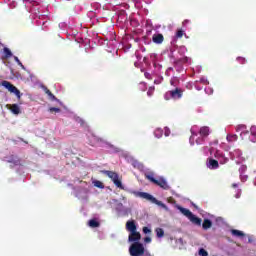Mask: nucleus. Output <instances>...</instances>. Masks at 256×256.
Returning a JSON list of instances; mask_svg holds the SVG:
<instances>
[{"mask_svg":"<svg viewBox=\"0 0 256 256\" xmlns=\"http://www.w3.org/2000/svg\"><path fill=\"white\" fill-rule=\"evenodd\" d=\"M89 227H92V229H95L97 227H101V223H99V221H97V219H91L88 222Z\"/></svg>","mask_w":256,"mask_h":256,"instance_id":"17","label":"nucleus"},{"mask_svg":"<svg viewBox=\"0 0 256 256\" xmlns=\"http://www.w3.org/2000/svg\"><path fill=\"white\" fill-rule=\"evenodd\" d=\"M2 87H5V89H7L10 93H14V95H16L17 99H21V91H19V89H17V87H15L13 84H11V82L4 80L1 83Z\"/></svg>","mask_w":256,"mask_h":256,"instance_id":"7","label":"nucleus"},{"mask_svg":"<svg viewBox=\"0 0 256 256\" xmlns=\"http://www.w3.org/2000/svg\"><path fill=\"white\" fill-rule=\"evenodd\" d=\"M205 92L208 93V95H211L213 94V88H210V87L205 88Z\"/></svg>","mask_w":256,"mask_h":256,"instance_id":"36","label":"nucleus"},{"mask_svg":"<svg viewBox=\"0 0 256 256\" xmlns=\"http://www.w3.org/2000/svg\"><path fill=\"white\" fill-rule=\"evenodd\" d=\"M154 91H155V88L150 87L149 90H148V92H147V95H148L149 97H151V96L153 95Z\"/></svg>","mask_w":256,"mask_h":256,"instance_id":"31","label":"nucleus"},{"mask_svg":"<svg viewBox=\"0 0 256 256\" xmlns=\"http://www.w3.org/2000/svg\"><path fill=\"white\" fill-rule=\"evenodd\" d=\"M207 167L209 169H217L219 167V162L210 158L207 162Z\"/></svg>","mask_w":256,"mask_h":256,"instance_id":"12","label":"nucleus"},{"mask_svg":"<svg viewBox=\"0 0 256 256\" xmlns=\"http://www.w3.org/2000/svg\"><path fill=\"white\" fill-rule=\"evenodd\" d=\"M126 230L129 231V221L126 222Z\"/></svg>","mask_w":256,"mask_h":256,"instance_id":"46","label":"nucleus"},{"mask_svg":"<svg viewBox=\"0 0 256 256\" xmlns=\"http://www.w3.org/2000/svg\"><path fill=\"white\" fill-rule=\"evenodd\" d=\"M235 157H241V151L239 150L234 151L233 158L235 159Z\"/></svg>","mask_w":256,"mask_h":256,"instance_id":"32","label":"nucleus"},{"mask_svg":"<svg viewBox=\"0 0 256 256\" xmlns=\"http://www.w3.org/2000/svg\"><path fill=\"white\" fill-rule=\"evenodd\" d=\"M130 163H131V165H133V167H135L136 169H139L140 171H143V164L139 163L137 160L131 158V159H130Z\"/></svg>","mask_w":256,"mask_h":256,"instance_id":"15","label":"nucleus"},{"mask_svg":"<svg viewBox=\"0 0 256 256\" xmlns=\"http://www.w3.org/2000/svg\"><path fill=\"white\" fill-rule=\"evenodd\" d=\"M181 95V91H179V89H176L174 91L166 92L164 95V99H166V101H169V99H181Z\"/></svg>","mask_w":256,"mask_h":256,"instance_id":"9","label":"nucleus"},{"mask_svg":"<svg viewBox=\"0 0 256 256\" xmlns=\"http://www.w3.org/2000/svg\"><path fill=\"white\" fill-rule=\"evenodd\" d=\"M138 197H141L142 199H146V201H151V203L153 202V199L155 197H153V195L147 193V192H138L137 193Z\"/></svg>","mask_w":256,"mask_h":256,"instance_id":"11","label":"nucleus"},{"mask_svg":"<svg viewBox=\"0 0 256 256\" xmlns=\"http://www.w3.org/2000/svg\"><path fill=\"white\" fill-rule=\"evenodd\" d=\"M4 55L7 59H9V57H13V53L9 48H4Z\"/></svg>","mask_w":256,"mask_h":256,"instance_id":"25","label":"nucleus"},{"mask_svg":"<svg viewBox=\"0 0 256 256\" xmlns=\"http://www.w3.org/2000/svg\"><path fill=\"white\" fill-rule=\"evenodd\" d=\"M177 209H179L180 212L183 213L184 216L189 219V221H191V223H193L194 225H201V218L195 216L192 212H190L189 209L183 208L181 206H178Z\"/></svg>","mask_w":256,"mask_h":256,"instance_id":"4","label":"nucleus"},{"mask_svg":"<svg viewBox=\"0 0 256 256\" xmlns=\"http://www.w3.org/2000/svg\"><path fill=\"white\" fill-rule=\"evenodd\" d=\"M104 173L107 175V177H109V179H111V181L114 183V185L118 189H124L123 183L121 182V179L119 178V174H117L116 172H113V171H109V170L104 171Z\"/></svg>","mask_w":256,"mask_h":256,"instance_id":"6","label":"nucleus"},{"mask_svg":"<svg viewBox=\"0 0 256 256\" xmlns=\"http://www.w3.org/2000/svg\"><path fill=\"white\" fill-rule=\"evenodd\" d=\"M127 41V34H125V37L122 38V49L124 53H127V49H129V43Z\"/></svg>","mask_w":256,"mask_h":256,"instance_id":"16","label":"nucleus"},{"mask_svg":"<svg viewBox=\"0 0 256 256\" xmlns=\"http://www.w3.org/2000/svg\"><path fill=\"white\" fill-rule=\"evenodd\" d=\"M129 241H139L141 233L137 232V223L135 221L129 222Z\"/></svg>","mask_w":256,"mask_h":256,"instance_id":"5","label":"nucleus"},{"mask_svg":"<svg viewBox=\"0 0 256 256\" xmlns=\"http://www.w3.org/2000/svg\"><path fill=\"white\" fill-rule=\"evenodd\" d=\"M177 37H183V31L182 30H178L176 33Z\"/></svg>","mask_w":256,"mask_h":256,"instance_id":"40","label":"nucleus"},{"mask_svg":"<svg viewBox=\"0 0 256 256\" xmlns=\"http://www.w3.org/2000/svg\"><path fill=\"white\" fill-rule=\"evenodd\" d=\"M49 112L50 113H61V109L60 108L51 107V108H49Z\"/></svg>","mask_w":256,"mask_h":256,"instance_id":"30","label":"nucleus"},{"mask_svg":"<svg viewBox=\"0 0 256 256\" xmlns=\"http://www.w3.org/2000/svg\"><path fill=\"white\" fill-rule=\"evenodd\" d=\"M236 197H237V199H239V195H237Z\"/></svg>","mask_w":256,"mask_h":256,"instance_id":"48","label":"nucleus"},{"mask_svg":"<svg viewBox=\"0 0 256 256\" xmlns=\"http://www.w3.org/2000/svg\"><path fill=\"white\" fill-rule=\"evenodd\" d=\"M155 231H156L157 237H163V235H165V231H163L162 228H157Z\"/></svg>","mask_w":256,"mask_h":256,"instance_id":"28","label":"nucleus"},{"mask_svg":"<svg viewBox=\"0 0 256 256\" xmlns=\"http://www.w3.org/2000/svg\"><path fill=\"white\" fill-rule=\"evenodd\" d=\"M238 61H241V63H245V58H238Z\"/></svg>","mask_w":256,"mask_h":256,"instance_id":"45","label":"nucleus"},{"mask_svg":"<svg viewBox=\"0 0 256 256\" xmlns=\"http://www.w3.org/2000/svg\"><path fill=\"white\" fill-rule=\"evenodd\" d=\"M131 256H152L149 251L145 250V247L142 243L135 242L130 247Z\"/></svg>","mask_w":256,"mask_h":256,"instance_id":"1","label":"nucleus"},{"mask_svg":"<svg viewBox=\"0 0 256 256\" xmlns=\"http://www.w3.org/2000/svg\"><path fill=\"white\" fill-rule=\"evenodd\" d=\"M7 108L10 109L11 113L14 115H19L21 113V108H19V105L17 104L7 105Z\"/></svg>","mask_w":256,"mask_h":256,"instance_id":"10","label":"nucleus"},{"mask_svg":"<svg viewBox=\"0 0 256 256\" xmlns=\"http://www.w3.org/2000/svg\"><path fill=\"white\" fill-rule=\"evenodd\" d=\"M152 41H153L154 43L160 44V43L163 41V36H162V34H154L153 37H152Z\"/></svg>","mask_w":256,"mask_h":256,"instance_id":"18","label":"nucleus"},{"mask_svg":"<svg viewBox=\"0 0 256 256\" xmlns=\"http://www.w3.org/2000/svg\"><path fill=\"white\" fill-rule=\"evenodd\" d=\"M250 133L251 135H256V126H252L251 129H250Z\"/></svg>","mask_w":256,"mask_h":256,"instance_id":"37","label":"nucleus"},{"mask_svg":"<svg viewBox=\"0 0 256 256\" xmlns=\"http://www.w3.org/2000/svg\"><path fill=\"white\" fill-rule=\"evenodd\" d=\"M231 233H232V235H234V237H244L245 236V234L239 230H232Z\"/></svg>","mask_w":256,"mask_h":256,"instance_id":"24","label":"nucleus"},{"mask_svg":"<svg viewBox=\"0 0 256 256\" xmlns=\"http://www.w3.org/2000/svg\"><path fill=\"white\" fill-rule=\"evenodd\" d=\"M201 137H207L209 135V127H202L199 130Z\"/></svg>","mask_w":256,"mask_h":256,"instance_id":"19","label":"nucleus"},{"mask_svg":"<svg viewBox=\"0 0 256 256\" xmlns=\"http://www.w3.org/2000/svg\"><path fill=\"white\" fill-rule=\"evenodd\" d=\"M144 243H151V237H149V236L145 237Z\"/></svg>","mask_w":256,"mask_h":256,"instance_id":"41","label":"nucleus"},{"mask_svg":"<svg viewBox=\"0 0 256 256\" xmlns=\"http://www.w3.org/2000/svg\"><path fill=\"white\" fill-rule=\"evenodd\" d=\"M245 125H240L237 127V131H244Z\"/></svg>","mask_w":256,"mask_h":256,"instance_id":"42","label":"nucleus"},{"mask_svg":"<svg viewBox=\"0 0 256 256\" xmlns=\"http://www.w3.org/2000/svg\"><path fill=\"white\" fill-rule=\"evenodd\" d=\"M211 225H212L211 221L209 219H205L202 224V227L203 229H211Z\"/></svg>","mask_w":256,"mask_h":256,"instance_id":"23","label":"nucleus"},{"mask_svg":"<svg viewBox=\"0 0 256 256\" xmlns=\"http://www.w3.org/2000/svg\"><path fill=\"white\" fill-rule=\"evenodd\" d=\"M240 179L243 182L247 181V175L240 174Z\"/></svg>","mask_w":256,"mask_h":256,"instance_id":"39","label":"nucleus"},{"mask_svg":"<svg viewBox=\"0 0 256 256\" xmlns=\"http://www.w3.org/2000/svg\"><path fill=\"white\" fill-rule=\"evenodd\" d=\"M116 211L119 213V215H127V209H125V206H123L122 203H118L116 205Z\"/></svg>","mask_w":256,"mask_h":256,"instance_id":"13","label":"nucleus"},{"mask_svg":"<svg viewBox=\"0 0 256 256\" xmlns=\"http://www.w3.org/2000/svg\"><path fill=\"white\" fill-rule=\"evenodd\" d=\"M200 82H202L203 85H207V83H209V81H207L205 78H201Z\"/></svg>","mask_w":256,"mask_h":256,"instance_id":"43","label":"nucleus"},{"mask_svg":"<svg viewBox=\"0 0 256 256\" xmlns=\"http://www.w3.org/2000/svg\"><path fill=\"white\" fill-rule=\"evenodd\" d=\"M145 177L148 181L154 183V185H158V187H161L162 189H169V185H167V181H165L163 177H155L153 172H146Z\"/></svg>","mask_w":256,"mask_h":256,"instance_id":"2","label":"nucleus"},{"mask_svg":"<svg viewBox=\"0 0 256 256\" xmlns=\"http://www.w3.org/2000/svg\"><path fill=\"white\" fill-rule=\"evenodd\" d=\"M14 61H16V63L21 67V69L25 70V66L23 65V63H21V60H19L17 56L14 57Z\"/></svg>","mask_w":256,"mask_h":256,"instance_id":"29","label":"nucleus"},{"mask_svg":"<svg viewBox=\"0 0 256 256\" xmlns=\"http://www.w3.org/2000/svg\"><path fill=\"white\" fill-rule=\"evenodd\" d=\"M197 131H199V128H198L197 126H193V127L191 128V133H192V135H191V137H190V143H191V145H195V140H196L197 145H201V143H203V138H198V139H196V137H197Z\"/></svg>","mask_w":256,"mask_h":256,"instance_id":"8","label":"nucleus"},{"mask_svg":"<svg viewBox=\"0 0 256 256\" xmlns=\"http://www.w3.org/2000/svg\"><path fill=\"white\" fill-rule=\"evenodd\" d=\"M143 233H145V235L151 233V228H149V227H143Z\"/></svg>","mask_w":256,"mask_h":256,"instance_id":"33","label":"nucleus"},{"mask_svg":"<svg viewBox=\"0 0 256 256\" xmlns=\"http://www.w3.org/2000/svg\"><path fill=\"white\" fill-rule=\"evenodd\" d=\"M88 143L91 147H97V145L100 147H103V145H109V142H106L105 139L95 135L94 133L88 136Z\"/></svg>","mask_w":256,"mask_h":256,"instance_id":"3","label":"nucleus"},{"mask_svg":"<svg viewBox=\"0 0 256 256\" xmlns=\"http://www.w3.org/2000/svg\"><path fill=\"white\" fill-rule=\"evenodd\" d=\"M227 141H229V142L237 141V135H235V134H228L227 135Z\"/></svg>","mask_w":256,"mask_h":256,"instance_id":"27","label":"nucleus"},{"mask_svg":"<svg viewBox=\"0 0 256 256\" xmlns=\"http://www.w3.org/2000/svg\"><path fill=\"white\" fill-rule=\"evenodd\" d=\"M214 157H216V159H219L222 165H224V163H227V158L223 156V154L219 151H216V153L214 154Z\"/></svg>","mask_w":256,"mask_h":256,"instance_id":"14","label":"nucleus"},{"mask_svg":"<svg viewBox=\"0 0 256 256\" xmlns=\"http://www.w3.org/2000/svg\"><path fill=\"white\" fill-rule=\"evenodd\" d=\"M152 203H154L155 205H158L159 207H162L166 211L168 210L167 205H165V204H163V202L157 200V198H153Z\"/></svg>","mask_w":256,"mask_h":256,"instance_id":"20","label":"nucleus"},{"mask_svg":"<svg viewBox=\"0 0 256 256\" xmlns=\"http://www.w3.org/2000/svg\"><path fill=\"white\" fill-rule=\"evenodd\" d=\"M171 131L168 128H165V136L169 137Z\"/></svg>","mask_w":256,"mask_h":256,"instance_id":"44","label":"nucleus"},{"mask_svg":"<svg viewBox=\"0 0 256 256\" xmlns=\"http://www.w3.org/2000/svg\"><path fill=\"white\" fill-rule=\"evenodd\" d=\"M9 163H19V160L17 159V156H15V158H12L11 160H9Z\"/></svg>","mask_w":256,"mask_h":256,"instance_id":"38","label":"nucleus"},{"mask_svg":"<svg viewBox=\"0 0 256 256\" xmlns=\"http://www.w3.org/2000/svg\"><path fill=\"white\" fill-rule=\"evenodd\" d=\"M247 171V166L243 165L240 167V173L241 175H243V173H245Z\"/></svg>","mask_w":256,"mask_h":256,"instance_id":"35","label":"nucleus"},{"mask_svg":"<svg viewBox=\"0 0 256 256\" xmlns=\"http://www.w3.org/2000/svg\"><path fill=\"white\" fill-rule=\"evenodd\" d=\"M154 135H155V137H157V139H160V137H163V130L162 129H156L154 131Z\"/></svg>","mask_w":256,"mask_h":256,"instance_id":"26","label":"nucleus"},{"mask_svg":"<svg viewBox=\"0 0 256 256\" xmlns=\"http://www.w3.org/2000/svg\"><path fill=\"white\" fill-rule=\"evenodd\" d=\"M46 95H48L50 101H58L57 97H55L52 93H51V90L45 88L44 89Z\"/></svg>","mask_w":256,"mask_h":256,"instance_id":"21","label":"nucleus"},{"mask_svg":"<svg viewBox=\"0 0 256 256\" xmlns=\"http://www.w3.org/2000/svg\"><path fill=\"white\" fill-rule=\"evenodd\" d=\"M185 23H187V20H185V21L183 22V25H185Z\"/></svg>","mask_w":256,"mask_h":256,"instance_id":"47","label":"nucleus"},{"mask_svg":"<svg viewBox=\"0 0 256 256\" xmlns=\"http://www.w3.org/2000/svg\"><path fill=\"white\" fill-rule=\"evenodd\" d=\"M199 255H200V256H207L208 253H207V251H205V249H200V250H199Z\"/></svg>","mask_w":256,"mask_h":256,"instance_id":"34","label":"nucleus"},{"mask_svg":"<svg viewBox=\"0 0 256 256\" xmlns=\"http://www.w3.org/2000/svg\"><path fill=\"white\" fill-rule=\"evenodd\" d=\"M92 183L94 187H97L98 189H105V185L99 180H94Z\"/></svg>","mask_w":256,"mask_h":256,"instance_id":"22","label":"nucleus"}]
</instances>
